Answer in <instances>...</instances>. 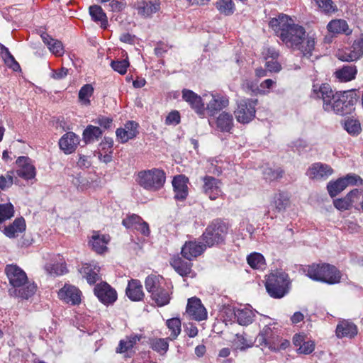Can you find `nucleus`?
<instances>
[{"mask_svg":"<svg viewBox=\"0 0 363 363\" xmlns=\"http://www.w3.org/2000/svg\"><path fill=\"white\" fill-rule=\"evenodd\" d=\"M269 26L286 47L299 51L307 59L312 56L316 44L315 38L313 35L306 34L305 28L295 23L289 16L280 14L272 18Z\"/></svg>","mask_w":363,"mask_h":363,"instance_id":"obj_1","label":"nucleus"},{"mask_svg":"<svg viewBox=\"0 0 363 363\" xmlns=\"http://www.w3.org/2000/svg\"><path fill=\"white\" fill-rule=\"evenodd\" d=\"M5 273L11 288L9 289L11 296L28 299L36 291V285L28 280L26 273L16 264H8Z\"/></svg>","mask_w":363,"mask_h":363,"instance_id":"obj_2","label":"nucleus"},{"mask_svg":"<svg viewBox=\"0 0 363 363\" xmlns=\"http://www.w3.org/2000/svg\"><path fill=\"white\" fill-rule=\"evenodd\" d=\"M305 272L311 279L328 284H338L342 278V274L336 267L325 263L308 266Z\"/></svg>","mask_w":363,"mask_h":363,"instance_id":"obj_3","label":"nucleus"},{"mask_svg":"<svg viewBox=\"0 0 363 363\" xmlns=\"http://www.w3.org/2000/svg\"><path fill=\"white\" fill-rule=\"evenodd\" d=\"M357 101V94L352 90L336 92L330 104H325V111L341 116L350 114Z\"/></svg>","mask_w":363,"mask_h":363,"instance_id":"obj_4","label":"nucleus"},{"mask_svg":"<svg viewBox=\"0 0 363 363\" xmlns=\"http://www.w3.org/2000/svg\"><path fill=\"white\" fill-rule=\"evenodd\" d=\"M229 226L220 220H214L206 228L202 240L206 247H213L223 243L228 233Z\"/></svg>","mask_w":363,"mask_h":363,"instance_id":"obj_5","label":"nucleus"},{"mask_svg":"<svg viewBox=\"0 0 363 363\" xmlns=\"http://www.w3.org/2000/svg\"><path fill=\"white\" fill-rule=\"evenodd\" d=\"M165 179V173L163 170L153 168L139 172L137 182L145 189L155 191L163 186Z\"/></svg>","mask_w":363,"mask_h":363,"instance_id":"obj_6","label":"nucleus"},{"mask_svg":"<svg viewBox=\"0 0 363 363\" xmlns=\"http://www.w3.org/2000/svg\"><path fill=\"white\" fill-rule=\"evenodd\" d=\"M288 275L283 272L271 273L266 281L265 286L270 296L280 298L287 293Z\"/></svg>","mask_w":363,"mask_h":363,"instance_id":"obj_7","label":"nucleus"},{"mask_svg":"<svg viewBox=\"0 0 363 363\" xmlns=\"http://www.w3.org/2000/svg\"><path fill=\"white\" fill-rule=\"evenodd\" d=\"M264 326L259 331L255 341L259 346L269 348L270 350L276 349V342L279 340L278 330L275 328L276 323L271 322V318L264 316Z\"/></svg>","mask_w":363,"mask_h":363,"instance_id":"obj_8","label":"nucleus"},{"mask_svg":"<svg viewBox=\"0 0 363 363\" xmlns=\"http://www.w3.org/2000/svg\"><path fill=\"white\" fill-rule=\"evenodd\" d=\"M257 100L242 99L238 103V107L234 111L237 121L240 123H249L255 117V106Z\"/></svg>","mask_w":363,"mask_h":363,"instance_id":"obj_9","label":"nucleus"},{"mask_svg":"<svg viewBox=\"0 0 363 363\" xmlns=\"http://www.w3.org/2000/svg\"><path fill=\"white\" fill-rule=\"evenodd\" d=\"M363 55V35L355 40L350 48L339 50L337 58L341 61H357Z\"/></svg>","mask_w":363,"mask_h":363,"instance_id":"obj_10","label":"nucleus"},{"mask_svg":"<svg viewBox=\"0 0 363 363\" xmlns=\"http://www.w3.org/2000/svg\"><path fill=\"white\" fill-rule=\"evenodd\" d=\"M362 182V179L355 174H347L345 177L340 178L335 182H330L327 189L331 197H335L342 191L349 184H357Z\"/></svg>","mask_w":363,"mask_h":363,"instance_id":"obj_11","label":"nucleus"},{"mask_svg":"<svg viewBox=\"0 0 363 363\" xmlns=\"http://www.w3.org/2000/svg\"><path fill=\"white\" fill-rule=\"evenodd\" d=\"M94 292L98 299L106 306L112 305L117 300L116 291L106 282L102 281L96 284Z\"/></svg>","mask_w":363,"mask_h":363,"instance_id":"obj_12","label":"nucleus"},{"mask_svg":"<svg viewBox=\"0 0 363 363\" xmlns=\"http://www.w3.org/2000/svg\"><path fill=\"white\" fill-rule=\"evenodd\" d=\"M203 97L204 99H206V98H211L206 107H205V112L207 111L211 116H215L218 111L229 105L228 97L225 95L220 94H204Z\"/></svg>","mask_w":363,"mask_h":363,"instance_id":"obj_13","label":"nucleus"},{"mask_svg":"<svg viewBox=\"0 0 363 363\" xmlns=\"http://www.w3.org/2000/svg\"><path fill=\"white\" fill-rule=\"evenodd\" d=\"M16 163L17 164L16 173L19 177L25 180H30L35 178L36 171L31 159L28 157H18Z\"/></svg>","mask_w":363,"mask_h":363,"instance_id":"obj_14","label":"nucleus"},{"mask_svg":"<svg viewBox=\"0 0 363 363\" xmlns=\"http://www.w3.org/2000/svg\"><path fill=\"white\" fill-rule=\"evenodd\" d=\"M182 99L189 104L200 118L205 117V106L201 96L190 89H184Z\"/></svg>","mask_w":363,"mask_h":363,"instance_id":"obj_15","label":"nucleus"},{"mask_svg":"<svg viewBox=\"0 0 363 363\" xmlns=\"http://www.w3.org/2000/svg\"><path fill=\"white\" fill-rule=\"evenodd\" d=\"M202 181V191L211 200L221 196V182L219 179L207 175L203 177Z\"/></svg>","mask_w":363,"mask_h":363,"instance_id":"obj_16","label":"nucleus"},{"mask_svg":"<svg viewBox=\"0 0 363 363\" xmlns=\"http://www.w3.org/2000/svg\"><path fill=\"white\" fill-rule=\"evenodd\" d=\"M335 94L330 84H315L313 85L311 96L315 99L322 100L323 108L325 110V104H330Z\"/></svg>","mask_w":363,"mask_h":363,"instance_id":"obj_17","label":"nucleus"},{"mask_svg":"<svg viewBox=\"0 0 363 363\" xmlns=\"http://www.w3.org/2000/svg\"><path fill=\"white\" fill-rule=\"evenodd\" d=\"M186 313L194 320L201 321L207 318V311L201 300L196 297L189 298Z\"/></svg>","mask_w":363,"mask_h":363,"instance_id":"obj_18","label":"nucleus"},{"mask_svg":"<svg viewBox=\"0 0 363 363\" xmlns=\"http://www.w3.org/2000/svg\"><path fill=\"white\" fill-rule=\"evenodd\" d=\"M58 296L68 304L78 305L81 303L82 292L75 286L67 284L60 289Z\"/></svg>","mask_w":363,"mask_h":363,"instance_id":"obj_19","label":"nucleus"},{"mask_svg":"<svg viewBox=\"0 0 363 363\" xmlns=\"http://www.w3.org/2000/svg\"><path fill=\"white\" fill-rule=\"evenodd\" d=\"M333 174V169L327 164L315 162L312 164L306 171V175L313 180L326 179Z\"/></svg>","mask_w":363,"mask_h":363,"instance_id":"obj_20","label":"nucleus"},{"mask_svg":"<svg viewBox=\"0 0 363 363\" xmlns=\"http://www.w3.org/2000/svg\"><path fill=\"white\" fill-rule=\"evenodd\" d=\"M79 137L73 132L64 134L59 140L60 148L64 153L69 155L75 151L79 144Z\"/></svg>","mask_w":363,"mask_h":363,"instance_id":"obj_21","label":"nucleus"},{"mask_svg":"<svg viewBox=\"0 0 363 363\" xmlns=\"http://www.w3.org/2000/svg\"><path fill=\"white\" fill-rule=\"evenodd\" d=\"M206 245L196 241L186 242L182 248V255L186 259L191 261L199 256L205 250Z\"/></svg>","mask_w":363,"mask_h":363,"instance_id":"obj_22","label":"nucleus"},{"mask_svg":"<svg viewBox=\"0 0 363 363\" xmlns=\"http://www.w3.org/2000/svg\"><path fill=\"white\" fill-rule=\"evenodd\" d=\"M357 325L348 320H340L337 325L335 335L338 338H353L357 335Z\"/></svg>","mask_w":363,"mask_h":363,"instance_id":"obj_23","label":"nucleus"},{"mask_svg":"<svg viewBox=\"0 0 363 363\" xmlns=\"http://www.w3.org/2000/svg\"><path fill=\"white\" fill-rule=\"evenodd\" d=\"M188 178L180 174L174 177L172 186L174 191V199L179 201L184 200L188 195Z\"/></svg>","mask_w":363,"mask_h":363,"instance_id":"obj_24","label":"nucleus"},{"mask_svg":"<svg viewBox=\"0 0 363 363\" xmlns=\"http://www.w3.org/2000/svg\"><path fill=\"white\" fill-rule=\"evenodd\" d=\"M138 14L144 18L150 17L160 9V0H144L138 2Z\"/></svg>","mask_w":363,"mask_h":363,"instance_id":"obj_25","label":"nucleus"},{"mask_svg":"<svg viewBox=\"0 0 363 363\" xmlns=\"http://www.w3.org/2000/svg\"><path fill=\"white\" fill-rule=\"evenodd\" d=\"M110 241V237L108 235L99 234L97 232H94L91 236L89 244L91 246V248L98 254H103L107 251V244Z\"/></svg>","mask_w":363,"mask_h":363,"instance_id":"obj_26","label":"nucleus"},{"mask_svg":"<svg viewBox=\"0 0 363 363\" xmlns=\"http://www.w3.org/2000/svg\"><path fill=\"white\" fill-rule=\"evenodd\" d=\"M138 125L135 122L128 121L125 124L124 128H118L116 130V136L122 143H125L136 137L138 133Z\"/></svg>","mask_w":363,"mask_h":363,"instance_id":"obj_27","label":"nucleus"},{"mask_svg":"<svg viewBox=\"0 0 363 363\" xmlns=\"http://www.w3.org/2000/svg\"><path fill=\"white\" fill-rule=\"evenodd\" d=\"M327 29L333 35L344 34L350 35L352 33V30L349 27L347 21L343 19L330 21L327 25Z\"/></svg>","mask_w":363,"mask_h":363,"instance_id":"obj_28","label":"nucleus"},{"mask_svg":"<svg viewBox=\"0 0 363 363\" xmlns=\"http://www.w3.org/2000/svg\"><path fill=\"white\" fill-rule=\"evenodd\" d=\"M125 294L131 301L142 300L145 294L141 282L138 279L130 280L125 289Z\"/></svg>","mask_w":363,"mask_h":363,"instance_id":"obj_29","label":"nucleus"},{"mask_svg":"<svg viewBox=\"0 0 363 363\" xmlns=\"http://www.w3.org/2000/svg\"><path fill=\"white\" fill-rule=\"evenodd\" d=\"M80 273L89 284H94L101 280L100 267L96 264H85L80 269Z\"/></svg>","mask_w":363,"mask_h":363,"instance_id":"obj_30","label":"nucleus"},{"mask_svg":"<svg viewBox=\"0 0 363 363\" xmlns=\"http://www.w3.org/2000/svg\"><path fill=\"white\" fill-rule=\"evenodd\" d=\"M290 205L289 196L284 191H279L275 193L271 201V206L274 210L281 213L285 211Z\"/></svg>","mask_w":363,"mask_h":363,"instance_id":"obj_31","label":"nucleus"},{"mask_svg":"<svg viewBox=\"0 0 363 363\" xmlns=\"http://www.w3.org/2000/svg\"><path fill=\"white\" fill-rule=\"evenodd\" d=\"M167 284L165 279L160 275H149L145 281V289L151 294V297Z\"/></svg>","mask_w":363,"mask_h":363,"instance_id":"obj_32","label":"nucleus"},{"mask_svg":"<svg viewBox=\"0 0 363 363\" xmlns=\"http://www.w3.org/2000/svg\"><path fill=\"white\" fill-rule=\"evenodd\" d=\"M170 264L174 270L182 277H193V272L191 269L192 264L189 260L185 261L178 257L173 258Z\"/></svg>","mask_w":363,"mask_h":363,"instance_id":"obj_33","label":"nucleus"},{"mask_svg":"<svg viewBox=\"0 0 363 363\" xmlns=\"http://www.w3.org/2000/svg\"><path fill=\"white\" fill-rule=\"evenodd\" d=\"M171 287V284L167 283L160 290L157 291V293L153 294L151 298L157 306L162 307L169 303L172 294L170 291Z\"/></svg>","mask_w":363,"mask_h":363,"instance_id":"obj_34","label":"nucleus"},{"mask_svg":"<svg viewBox=\"0 0 363 363\" xmlns=\"http://www.w3.org/2000/svg\"><path fill=\"white\" fill-rule=\"evenodd\" d=\"M359 194V190L357 189L350 191L345 197L337 199L333 201V204L336 208L340 211H345L350 208L352 203L355 201V198Z\"/></svg>","mask_w":363,"mask_h":363,"instance_id":"obj_35","label":"nucleus"},{"mask_svg":"<svg viewBox=\"0 0 363 363\" xmlns=\"http://www.w3.org/2000/svg\"><path fill=\"white\" fill-rule=\"evenodd\" d=\"M26 230V222L23 218L15 219L12 224L4 229V234L9 238L18 237L20 233Z\"/></svg>","mask_w":363,"mask_h":363,"instance_id":"obj_36","label":"nucleus"},{"mask_svg":"<svg viewBox=\"0 0 363 363\" xmlns=\"http://www.w3.org/2000/svg\"><path fill=\"white\" fill-rule=\"evenodd\" d=\"M41 38L43 43L53 55L62 56L64 54V47L61 41L52 38L46 33L41 35Z\"/></svg>","mask_w":363,"mask_h":363,"instance_id":"obj_37","label":"nucleus"},{"mask_svg":"<svg viewBox=\"0 0 363 363\" xmlns=\"http://www.w3.org/2000/svg\"><path fill=\"white\" fill-rule=\"evenodd\" d=\"M357 73V69L355 65H345L342 67L337 69L335 75L337 79L340 82H346L354 79Z\"/></svg>","mask_w":363,"mask_h":363,"instance_id":"obj_38","label":"nucleus"},{"mask_svg":"<svg viewBox=\"0 0 363 363\" xmlns=\"http://www.w3.org/2000/svg\"><path fill=\"white\" fill-rule=\"evenodd\" d=\"M142 339L141 335H131L119 342L116 352L117 353H124L131 350L138 342Z\"/></svg>","mask_w":363,"mask_h":363,"instance_id":"obj_39","label":"nucleus"},{"mask_svg":"<svg viewBox=\"0 0 363 363\" xmlns=\"http://www.w3.org/2000/svg\"><path fill=\"white\" fill-rule=\"evenodd\" d=\"M102 134L103 132L99 127L89 125L83 131V140L86 144L94 143L98 140Z\"/></svg>","mask_w":363,"mask_h":363,"instance_id":"obj_40","label":"nucleus"},{"mask_svg":"<svg viewBox=\"0 0 363 363\" xmlns=\"http://www.w3.org/2000/svg\"><path fill=\"white\" fill-rule=\"evenodd\" d=\"M217 126L222 131L229 132L233 126V115L227 113L222 112L217 118Z\"/></svg>","mask_w":363,"mask_h":363,"instance_id":"obj_41","label":"nucleus"},{"mask_svg":"<svg viewBox=\"0 0 363 363\" xmlns=\"http://www.w3.org/2000/svg\"><path fill=\"white\" fill-rule=\"evenodd\" d=\"M276 82L271 79H267L262 82L258 88L254 89V86L252 83L247 82L246 84V88L249 91L255 92V91L261 94H267L270 92V90L275 86Z\"/></svg>","mask_w":363,"mask_h":363,"instance_id":"obj_42","label":"nucleus"},{"mask_svg":"<svg viewBox=\"0 0 363 363\" xmlns=\"http://www.w3.org/2000/svg\"><path fill=\"white\" fill-rule=\"evenodd\" d=\"M89 13L91 18L96 22H100L101 27L106 28L107 25V17L101 6L93 5L89 7Z\"/></svg>","mask_w":363,"mask_h":363,"instance_id":"obj_43","label":"nucleus"},{"mask_svg":"<svg viewBox=\"0 0 363 363\" xmlns=\"http://www.w3.org/2000/svg\"><path fill=\"white\" fill-rule=\"evenodd\" d=\"M235 315L238 323L241 325H248L252 323L254 319L253 311L248 308L238 310Z\"/></svg>","mask_w":363,"mask_h":363,"instance_id":"obj_44","label":"nucleus"},{"mask_svg":"<svg viewBox=\"0 0 363 363\" xmlns=\"http://www.w3.org/2000/svg\"><path fill=\"white\" fill-rule=\"evenodd\" d=\"M216 6L220 13L225 16H230L235 11V6L233 0H217Z\"/></svg>","mask_w":363,"mask_h":363,"instance_id":"obj_45","label":"nucleus"},{"mask_svg":"<svg viewBox=\"0 0 363 363\" xmlns=\"http://www.w3.org/2000/svg\"><path fill=\"white\" fill-rule=\"evenodd\" d=\"M248 264L253 269H262L265 265L264 256L258 252L251 253L247 257Z\"/></svg>","mask_w":363,"mask_h":363,"instance_id":"obj_46","label":"nucleus"},{"mask_svg":"<svg viewBox=\"0 0 363 363\" xmlns=\"http://www.w3.org/2000/svg\"><path fill=\"white\" fill-rule=\"evenodd\" d=\"M45 268L48 274L53 276H60L67 272L65 262L48 264Z\"/></svg>","mask_w":363,"mask_h":363,"instance_id":"obj_47","label":"nucleus"},{"mask_svg":"<svg viewBox=\"0 0 363 363\" xmlns=\"http://www.w3.org/2000/svg\"><path fill=\"white\" fill-rule=\"evenodd\" d=\"M150 344L153 350L160 354L166 353L169 348L167 339L152 338L150 340Z\"/></svg>","mask_w":363,"mask_h":363,"instance_id":"obj_48","label":"nucleus"},{"mask_svg":"<svg viewBox=\"0 0 363 363\" xmlns=\"http://www.w3.org/2000/svg\"><path fill=\"white\" fill-rule=\"evenodd\" d=\"M167 326L171 331L170 340L176 339L181 333V320L178 318H173L167 320Z\"/></svg>","mask_w":363,"mask_h":363,"instance_id":"obj_49","label":"nucleus"},{"mask_svg":"<svg viewBox=\"0 0 363 363\" xmlns=\"http://www.w3.org/2000/svg\"><path fill=\"white\" fill-rule=\"evenodd\" d=\"M94 93V88L89 84H84L79 91V99L80 102L86 106L90 104L89 98Z\"/></svg>","mask_w":363,"mask_h":363,"instance_id":"obj_50","label":"nucleus"},{"mask_svg":"<svg viewBox=\"0 0 363 363\" xmlns=\"http://www.w3.org/2000/svg\"><path fill=\"white\" fill-rule=\"evenodd\" d=\"M262 174L263 178L267 182H273L283 177V171L281 168L266 167L264 169Z\"/></svg>","mask_w":363,"mask_h":363,"instance_id":"obj_51","label":"nucleus"},{"mask_svg":"<svg viewBox=\"0 0 363 363\" xmlns=\"http://www.w3.org/2000/svg\"><path fill=\"white\" fill-rule=\"evenodd\" d=\"M15 172L9 171L4 175L0 176V190L5 191L9 189L14 183Z\"/></svg>","mask_w":363,"mask_h":363,"instance_id":"obj_52","label":"nucleus"},{"mask_svg":"<svg viewBox=\"0 0 363 363\" xmlns=\"http://www.w3.org/2000/svg\"><path fill=\"white\" fill-rule=\"evenodd\" d=\"M143 220L139 216L132 214L123 219L122 223L128 229L136 230Z\"/></svg>","mask_w":363,"mask_h":363,"instance_id":"obj_53","label":"nucleus"},{"mask_svg":"<svg viewBox=\"0 0 363 363\" xmlns=\"http://www.w3.org/2000/svg\"><path fill=\"white\" fill-rule=\"evenodd\" d=\"M345 130L351 135H357L361 130L360 123L357 120L348 119L344 123Z\"/></svg>","mask_w":363,"mask_h":363,"instance_id":"obj_54","label":"nucleus"},{"mask_svg":"<svg viewBox=\"0 0 363 363\" xmlns=\"http://www.w3.org/2000/svg\"><path fill=\"white\" fill-rule=\"evenodd\" d=\"M13 206L11 203L0 205V223L13 216Z\"/></svg>","mask_w":363,"mask_h":363,"instance_id":"obj_55","label":"nucleus"},{"mask_svg":"<svg viewBox=\"0 0 363 363\" xmlns=\"http://www.w3.org/2000/svg\"><path fill=\"white\" fill-rule=\"evenodd\" d=\"M318 8L325 13H334L337 6L332 0H315Z\"/></svg>","mask_w":363,"mask_h":363,"instance_id":"obj_56","label":"nucleus"},{"mask_svg":"<svg viewBox=\"0 0 363 363\" xmlns=\"http://www.w3.org/2000/svg\"><path fill=\"white\" fill-rule=\"evenodd\" d=\"M128 66L129 62L128 60H113L111 62L112 69L121 74H125L126 73Z\"/></svg>","mask_w":363,"mask_h":363,"instance_id":"obj_57","label":"nucleus"},{"mask_svg":"<svg viewBox=\"0 0 363 363\" xmlns=\"http://www.w3.org/2000/svg\"><path fill=\"white\" fill-rule=\"evenodd\" d=\"M235 345L237 349L240 350H245L247 348L252 347L254 342L251 340H247L244 335H236Z\"/></svg>","mask_w":363,"mask_h":363,"instance_id":"obj_58","label":"nucleus"},{"mask_svg":"<svg viewBox=\"0 0 363 363\" xmlns=\"http://www.w3.org/2000/svg\"><path fill=\"white\" fill-rule=\"evenodd\" d=\"M315 349V344L313 341L304 340L301 347L297 348L298 353L308 354H311Z\"/></svg>","mask_w":363,"mask_h":363,"instance_id":"obj_59","label":"nucleus"},{"mask_svg":"<svg viewBox=\"0 0 363 363\" xmlns=\"http://www.w3.org/2000/svg\"><path fill=\"white\" fill-rule=\"evenodd\" d=\"M93 122L95 124L100 125L101 127L107 129L109 128L112 124L113 120L111 118L106 117L104 116H99Z\"/></svg>","mask_w":363,"mask_h":363,"instance_id":"obj_60","label":"nucleus"},{"mask_svg":"<svg viewBox=\"0 0 363 363\" xmlns=\"http://www.w3.org/2000/svg\"><path fill=\"white\" fill-rule=\"evenodd\" d=\"M180 122V115L177 111L170 112L165 119L167 125H177Z\"/></svg>","mask_w":363,"mask_h":363,"instance_id":"obj_61","label":"nucleus"},{"mask_svg":"<svg viewBox=\"0 0 363 363\" xmlns=\"http://www.w3.org/2000/svg\"><path fill=\"white\" fill-rule=\"evenodd\" d=\"M113 145V140L111 138H104L103 141L100 143V151H104L108 152L110 150H112V147Z\"/></svg>","mask_w":363,"mask_h":363,"instance_id":"obj_62","label":"nucleus"},{"mask_svg":"<svg viewBox=\"0 0 363 363\" xmlns=\"http://www.w3.org/2000/svg\"><path fill=\"white\" fill-rule=\"evenodd\" d=\"M52 72L51 77L55 79L60 80L64 79L68 74L69 69L65 67H62L58 70L53 69Z\"/></svg>","mask_w":363,"mask_h":363,"instance_id":"obj_63","label":"nucleus"},{"mask_svg":"<svg viewBox=\"0 0 363 363\" xmlns=\"http://www.w3.org/2000/svg\"><path fill=\"white\" fill-rule=\"evenodd\" d=\"M4 62L9 68L12 69L15 72L21 69L19 64L16 61L13 56L5 59Z\"/></svg>","mask_w":363,"mask_h":363,"instance_id":"obj_64","label":"nucleus"}]
</instances>
